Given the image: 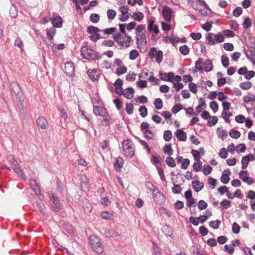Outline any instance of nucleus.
I'll return each instance as SVG.
<instances>
[{
  "label": "nucleus",
  "mask_w": 255,
  "mask_h": 255,
  "mask_svg": "<svg viewBox=\"0 0 255 255\" xmlns=\"http://www.w3.org/2000/svg\"><path fill=\"white\" fill-rule=\"evenodd\" d=\"M166 164L171 167H175L176 166L175 161L174 158L172 157H168L166 159Z\"/></svg>",
  "instance_id": "nucleus-39"
},
{
  "label": "nucleus",
  "mask_w": 255,
  "mask_h": 255,
  "mask_svg": "<svg viewBox=\"0 0 255 255\" xmlns=\"http://www.w3.org/2000/svg\"><path fill=\"white\" fill-rule=\"evenodd\" d=\"M192 186L196 192H199L202 189L204 185L198 181H194L192 182Z\"/></svg>",
  "instance_id": "nucleus-27"
},
{
  "label": "nucleus",
  "mask_w": 255,
  "mask_h": 255,
  "mask_svg": "<svg viewBox=\"0 0 255 255\" xmlns=\"http://www.w3.org/2000/svg\"><path fill=\"white\" fill-rule=\"evenodd\" d=\"M199 100H200V103H199V105L196 108V110L197 114L201 112V110L203 109H204L205 108V103L204 100L201 98Z\"/></svg>",
  "instance_id": "nucleus-33"
},
{
  "label": "nucleus",
  "mask_w": 255,
  "mask_h": 255,
  "mask_svg": "<svg viewBox=\"0 0 255 255\" xmlns=\"http://www.w3.org/2000/svg\"><path fill=\"white\" fill-rule=\"evenodd\" d=\"M29 184L31 189L35 192L36 194L40 195L41 191L40 186L34 179L31 178L29 180Z\"/></svg>",
  "instance_id": "nucleus-11"
},
{
  "label": "nucleus",
  "mask_w": 255,
  "mask_h": 255,
  "mask_svg": "<svg viewBox=\"0 0 255 255\" xmlns=\"http://www.w3.org/2000/svg\"><path fill=\"white\" fill-rule=\"evenodd\" d=\"M114 40L122 47L128 48L130 47L132 41L131 36L121 33H116L113 34Z\"/></svg>",
  "instance_id": "nucleus-2"
},
{
  "label": "nucleus",
  "mask_w": 255,
  "mask_h": 255,
  "mask_svg": "<svg viewBox=\"0 0 255 255\" xmlns=\"http://www.w3.org/2000/svg\"><path fill=\"white\" fill-rule=\"evenodd\" d=\"M139 142L142 146L143 149H145L147 151V154H149L151 153L150 148L146 141L144 140L140 139Z\"/></svg>",
  "instance_id": "nucleus-38"
},
{
  "label": "nucleus",
  "mask_w": 255,
  "mask_h": 255,
  "mask_svg": "<svg viewBox=\"0 0 255 255\" xmlns=\"http://www.w3.org/2000/svg\"><path fill=\"white\" fill-rule=\"evenodd\" d=\"M235 244L233 245H226L224 246V249L229 254L232 255L234 252V247Z\"/></svg>",
  "instance_id": "nucleus-49"
},
{
  "label": "nucleus",
  "mask_w": 255,
  "mask_h": 255,
  "mask_svg": "<svg viewBox=\"0 0 255 255\" xmlns=\"http://www.w3.org/2000/svg\"><path fill=\"white\" fill-rule=\"evenodd\" d=\"M203 64V60L202 58H199L195 63V67L199 71H203V68L202 64Z\"/></svg>",
  "instance_id": "nucleus-44"
},
{
  "label": "nucleus",
  "mask_w": 255,
  "mask_h": 255,
  "mask_svg": "<svg viewBox=\"0 0 255 255\" xmlns=\"http://www.w3.org/2000/svg\"><path fill=\"white\" fill-rule=\"evenodd\" d=\"M206 40L208 44L215 45L224 42L225 37L221 33L216 34L213 33H209L206 35Z\"/></svg>",
  "instance_id": "nucleus-5"
},
{
  "label": "nucleus",
  "mask_w": 255,
  "mask_h": 255,
  "mask_svg": "<svg viewBox=\"0 0 255 255\" xmlns=\"http://www.w3.org/2000/svg\"><path fill=\"white\" fill-rule=\"evenodd\" d=\"M116 12L113 9H108L107 11V16L109 19L113 20L116 15Z\"/></svg>",
  "instance_id": "nucleus-52"
},
{
  "label": "nucleus",
  "mask_w": 255,
  "mask_h": 255,
  "mask_svg": "<svg viewBox=\"0 0 255 255\" xmlns=\"http://www.w3.org/2000/svg\"><path fill=\"white\" fill-rule=\"evenodd\" d=\"M172 137V134L170 130H166L164 132L163 138L166 141H170Z\"/></svg>",
  "instance_id": "nucleus-35"
},
{
  "label": "nucleus",
  "mask_w": 255,
  "mask_h": 255,
  "mask_svg": "<svg viewBox=\"0 0 255 255\" xmlns=\"http://www.w3.org/2000/svg\"><path fill=\"white\" fill-rule=\"evenodd\" d=\"M244 101L245 102L248 103L250 102H254L255 101V95L249 94L247 96L244 97Z\"/></svg>",
  "instance_id": "nucleus-54"
},
{
  "label": "nucleus",
  "mask_w": 255,
  "mask_h": 255,
  "mask_svg": "<svg viewBox=\"0 0 255 255\" xmlns=\"http://www.w3.org/2000/svg\"><path fill=\"white\" fill-rule=\"evenodd\" d=\"M204 68L203 71L204 70L206 72H210L213 69V65L212 61L210 59H207L203 63Z\"/></svg>",
  "instance_id": "nucleus-25"
},
{
  "label": "nucleus",
  "mask_w": 255,
  "mask_h": 255,
  "mask_svg": "<svg viewBox=\"0 0 255 255\" xmlns=\"http://www.w3.org/2000/svg\"><path fill=\"white\" fill-rule=\"evenodd\" d=\"M222 117L225 120L226 123H229L230 122V120L229 119V117L232 116V113L231 112H224L222 114Z\"/></svg>",
  "instance_id": "nucleus-51"
},
{
  "label": "nucleus",
  "mask_w": 255,
  "mask_h": 255,
  "mask_svg": "<svg viewBox=\"0 0 255 255\" xmlns=\"http://www.w3.org/2000/svg\"><path fill=\"white\" fill-rule=\"evenodd\" d=\"M240 178L245 183L251 185L253 184L254 180L253 178L249 177V173L247 171H241L239 173Z\"/></svg>",
  "instance_id": "nucleus-6"
},
{
  "label": "nucleus",
  "mask_w": 255,
  "mask_h": 255,
  "mask_svg": "<svg viewBox=\"0 0 255 255\" xmlns=\"http://www.w3.org/2000/svg\"><path fill=\"white\" fill-rule=\"evenodd\" d=\"M138 111L140 113V115L142 117L144 118L147 116V109L145 106H140L139 108Z\"/></svg>",
  "instance_id": "nucleus-48"
},
{
  "label": "nucleus",
  "mask_w": 255,
  "mask_h": 255,
  "mask_svg": "<svg viewBox=\"0 0 255 255\" xmlns=\"http://www.w3.org/2000/svg\"><path fill=\"white\" fill-rule=\"evenodd\" d=\"M55 27H53L47 29L46 30V35L49 37L50 42L52 43V41L53 40V38L56 33V29L55 28Z\"/></svg>",
  "instance_id": "nucleus-24"
},
{
  "label": "nucleus",
  "mask_w": 255,
  "mask_h": 255,
  "mask_svg": "<svg viewBox=\"0 0 255 255\" xmlns=\"http://www.w3.org/2000/svg\"><path fill=\"white\" fill-rule=\"evenodd\" d=\"M136 40L138 48L145 46L147 44L145 35L144 33L137 34Z\"/></svg>",
  "instance_id": "nucleus-9"
},
{
  "label": "nucleus",
  "mask_w": 255,
  "mask_h": 255,
  "mask_svg": "<svg viewBox=\"0 0 255 255\" xmlns=\"http://www.w3.org/2000/svg\"><path fill=\"white\" fill-rule=\"evenodd\" d=\"M156 61L158 63H160L162 61L163 52L161 50H158L155 56Z\"/></svg>",
  "instance_id": "nucleus-57"
},
{
  "label": "nucleus",
  "mask_w": 255,
  "mask_h": 255,
  "mask_svg": "<svg viewBox=\"0 0 255 255\" xmlns=\"http://www.w3.org/2000/svg\"><path fill=\"white\" fill-rule=\"evenodd\" d=\"M217 132L219 133V136L222 139H224L227 136V133L226 131L225 130H222L220 128H217Z\"/></svg>",
  "instance_id": "nucleus-59"
},
{
  "label": "nucleus",
  "mask_w": 255,
  "mask_h": 255,
  "mask_svg": "<svg viewBox=\"0 0 255 255\" xmlns=\"http://www.w3.org/2000/svg\"><path fill=\"white\" fill-rule=\"evenodd\" d=\"M51 22L54 27H61L63 24V20L60 16L54 13L52 16Z\"/></svg>",
  "instance_id": "nucleus-7"
},
{
  "label": "nucleus",
  "mask_w": 255,
  "mask_h": 255,
  "mask_svg": "<svg viewBox=\"0 0 255 255\" xmlns=\"http://www.w3.org/2000/svg\"><path fill=\"white\" fill-rule=\"evenodd\" d=\"M134 145L131 140H124L122 143V152L125 157L131 158L134 155Z\"/></svg>",
  "instance_id": "nucleus-3"
},
{
  "label": "nucleus",
  "mask_w": 255,
  "mask_h": 255,
  "mask_svg": "<svg viewBox=\"0 0 255 255\" xmlns=\"http://www.w3.org/2000/svg\"><path fill=\"white\" fill-rule=\"evenodd\" d=\"M81 55L83 58L88 60H94L96 59H100L102 55L96 53L89 46L85 45L81 48Z\"/></svg>",
  "instance_id": "nucleus-1"
},
{
  "label": "nucleus",
  "mask_w": 255,
  "mask_h": 255,
  "mask_svg": "<svg viewBox=\"0 0 255 255\" xmlns=\"http://www.w3.org/2000/svg\"><path fill=\"white\" fill-rule=\"evenodd\" d=\"M101 216L104 219H111L114 216L113 213L109 211L102 212Z\"/></svg>",
  "instance_id": "nucleus-31"
},
{
  "label": "nucleus",
  "mask_w": 255,
  "mask_h": 255,
  "mask_svg": "<svg viewBox=\"0 0 255 255\" xmlns=\"http://www.w3.org/2000/svg\"><path fill=\"white\" fill-rule=\"evenodd\" d=\"M212 171V167L211 166L206 165H205L204 166L203 172L205 175H207L209 174Z\"/></svg>",
  "instance_id": "nucleus-63"
},
{
  "label": "nucleus",
  "mask_w": 255,
  "mask_h": 255,
  "mask_svg": "<svg viewBox=\"0 0 255 255\" xmlns=\"http://www.w3.org/2000/svg\"><path fill=\"white\" fill-rule=\"evenodd\" d=\"M81 182V186L82 190L83 191L86 192L89 190V187L88 181L87 177L85 176L82 177Z\"/></svg>",
  "instance_id": "nucleus-23"
},
{
  "label": "nucleus",
  "mask_w": 255,
  "mask_h": 255,
  "mask_svg": "<svg viewBox=\"0 0 255 255\" xmlns=\"http://www.w3.org/2000/svg\"><path fill=\"white\" fill-rule=\"evenodd\" d=\"M218 118L216 116L212 117L210 118L208 122L207 125L209 127H212L215 125L218 122Z\"/></svg>",
  "instance_id": "nucleus-43"
},
{
  "label": "nucleus",
  "mask_w": 255,
  "mask_h": 255,
  "mask_svg": "<svg viewBox=\"0 0 255 255\" xmlns=\"http://www.w3.org/2000/svg\"><path fill=\"white\" fill-rule=\"evenodd\" d=\"M252 86V84L250 81L243 82L240 84V87L243 90H248L250 89Z\"/></svg>",
  "instance_id": "nucleus-34"
},
{
  "label": "nucleus",
  "mask_w": 255,
  "mask_h": 255,
  "mask_svg": "<svg viewBox=\"0 0 255 255\" xmlns=\"http://www.w3.org/2000/svg\"><path fill=\"white\" fill-rule=\"evenodd\" d=\"M175 135L179 141H185L187 139V135L185 132L182 129H177Z\"/></svg>",
  "instance_id": "nucleus-17"
},
{
  "label": "nucleus",
  "mask_w": 255,
  "mask_h": 255,
  "mask_svg": "<svg viewBox=\"0 0 255 255\" xmlns=\"http://www.w3.org/2000/svg\"><path fill=\"white\" fill-rule=\"evenodd\" d=\"M246 57L250 59L254 65H255V49L245 51Z\"/></svg>",
  "instance_id": "nucleus-22"
},
{
  "label": "nucleus",
  "mask_w": 255,
  "mask_h": 255,
  "mask_svg": "<svg viewBox=\"0 0 255 255\" xmlns=\"http://www.w3.org/2000/svg\"><path fill=\"white\" fill-rule=\"evenodd\" d=\"M249 161H250L249 158H248V157L247 155L242 158L241 162H242V168L243 169H245L247 168V167L248 165Z\"/></svg>",
  "instance_id": "nucleus-45"
},
{
  "label": "nucleus",
  "mask_w": 255,
  "mask_h": 255,
  "mask_svg": "<svg viewBox=\"0 0 255 255\" xmlns=\"http://www.w3.org/2000/svg\"><path fill=\"white\" fill-rule=\"evenodd\" d=\"M134 90L132 87H128L124 90L123 95L128 99H131L133 97Z\"/></svg>",
  "instance_id": "nucleus-19"
},
{
  "label": "nucleus",
  "mask_w": 255,
  "mask_h": 255,
  "mask_svg": "<svg viewBox=\"0 0 255 255\" xmlns=\"http://www.w3.org/2000/svg\"><path fill=\"white\" fill-rule=\"evenodd\" d=\"M64 72L68 76H71L74 74L75 67L73 62L70 61L65 63Z\"/></svg>",
  "instance_id": "nucleus-8"
},
{
  "label": "nucleus",
  "mask_w": 255,
  "mask_h": 255,
  "mask_svg": "<svg viewBox=\"0 0 255 255\" xmlns=\"http://www.w3.org/2000/svg\"><path fill=\"white\" fill-rule=\"evenodd\" d=\"M39 128L42 129H46L48 128V122L44 117H39L36 121Z\"/></svg>",
  "instance_id": "nucleus-14"
},
{
  "label": "nucleus",
  "mask_w": 255,
  "mask_h": 255,
  "mask_svg": "<svg viewBox=\"0 0 255 255\" xmlns=\"http://www.w3.org/2000/svg\"><path fill=\"white\" fill-rule=\"evenodd\" d=\"M139 55L138 52L135 49L130 51L129 54V58L131 60H135Z\"/></svg>",
  "instance_id": "nucleus-41"
},
{
  "label": "nucleus",
  "mask_w": 255,
  "mask_h": 255,
  "mask_svg": "<svg viewBox=\"0 0 255 255\" xmlns=\"http://www.w3.org/2000/svg\"><path fill=\"white\" fill-rule=\"evenodd\" d=\"M252 19L249 17H247L244 19L243 23V26L245 29H247L250 27L252 26Z\"/></svg>",
  "instance_id": "nucleus-42"
},
{
  "label": "nucleus",
  "mask_w": 255,
  "mask_h": 255,
  "mask_svg": "<svg viewBox=\"0 0 255 255\" xmlns=\"http://www.w3.org/2000/svg\"><path fill=\"white\" fill-rule=\"evenodd\" d=\"M127 72V68L125 66H121L118 68L116 70V73L118 75H121L122 74H125Z\"/></svg>",
  "instance_id": "nucleus-40"
},
{
  "label": "nucleus",
  "mask_w": 255,
  "mask_h": 255,
  "mask_svg": "<svg viewBox=\"0 0 255 255\" xmlns=\"http://www.w3.org/2000/svg\"><path fill=\"white\" fill-rule=\"evenodd\" d=\"M155 108L157 110H160L163 107L162 101L160 98H157L154 102Z\"/></svg>",
  "instance_id": "nucleus-36"
},
{
  "label": "nucleus",
  "mask_w": 255,
  "mask_h": 255,
  "mask_svg": "<svg viewBox=\"0 0 255 255\" xmlns=\"http://www.w3.org/2000/svg\"><path fill=\"white\" fill-rule=\"evenodd\" d=\"M164 152L168 155H171L173 154V151L170 144L165 145L163 149Z\"/></svg>",
  "instance_id": "nucleus-50"
},
{
  "label": "nucleus",
  "mask_w": 255,
  "mask_h": 255,
  "mask_svg": "<svg viewBox=\"0 0 255 255\" xmlns=\"http://www.w3.org/2000/svg\"><path fill=\"white\" fill-rule=\"evenodd\" d=\"M124 165V160L122 158H118L117 159L116 162L114 165L115 168H118L120 169Z\"/></svg>",
  "instance_id": "nucleus-55"
},
{
  "label": "nucleus",
  "mask_w": 255,
  "mask_h": 255,
  "mask_svg": "<svg viewBox=\"0 0 255 255\" xmlns=\"http://www.w3.org/2000/svg\"><path fill=\"white\" fill-rule=\"evenodd\" d=\"M232 231L234 234H238L240 231V226L236 222L232 225Z\"/></svg>",
  "instance_id": "nucleus-61"
},
{
  "label": "nucleus",
  "mask_w": 255,
  "mask_h": 255,
  "mask_svg": "<svg viewBox=\"0 0 255 255\" xmlns=\"http://www.w3.org/2000/svg\"><path fill=\"white\" fill-rule=\"evenodd\" d=\"M107 112V110L101 106H94L93 112L96 116H102Z\"/></svg>",
  "instance_id": "nucleus-20"
},
{
  "label": "nucleus",
  "mask_w": 255,
  "mask_h": 255,
  "mask_svg": "<svg viewBox=\"0 0 255 255\" xmlns=\"http://www.w3.org/2000/svg\"><path fill=\"white\" fill-rule=\"evenodd\" d=\"M172 13L173 10L170 7L166 6L163 7L162 15L166 21H170L171 20Z\"/></svg>",
  "instance_id": "nucleus-10"
},
{
  "label": "nucleus",
  "mask_w": 255,
  "mask_h": 255,
  "mask_svg": "<svg viewBox=\"0 0 255 255\" xmlns=\"http://www.w3.org/2000/svg\"><path fill=\"white\" fill-rule=\"evenodd\" d=\"M148 28L149 31L152 32L155 34H157L159 33L157 26L154 24V21L152 20L149 22L148 25Z\"/></svg>",
  "instance_id": "nucleus-28"
},
{
  "label": "nucleus",
  "mask_w": 255,
  "mask_h": 255,
  "mask_svg": "<svg viewBox=\"0 0 255 255\" xmlns=\"http://www.w3.org/2000/svg\"><path fill=\"white\" fill-rule=\"evenodd\" d=\"M212 27V23L210 22H206L202 25V28L206 31H209Z\"/></svg>",
  "instance_id": "nucleus-64"
},
{
  "label": "nucleus",
  "mask_w": 255,
  "mask_h": 255,
  "mask_svg": "<svg viewBox=\"0 0 255 255\" xmlns=\"http://www.w3.org/2000/svg\"><path fill=\"white\" fill-rule=\"evenodd\" d=\"M50 201L56 206L60 205V200L55 194L52 191L48 192Z\"/></svg>",
  "instance_id": "nucleus-16"
},
{
  "label": "nucleus",
  "mask_w": 255,
  "mask_h": 255,
  "mask_svg": "<svg viewBox=\"0 0 255 255\" xmlns=\"http://www.w3.org/2000/svg\"><path fill=\"white\" fill-rule=\"evenodd\" d=\"M167 81L172 82L173 80L176 82H179L181 80V77L180 76H174V74L172 72H169L167 73Z\"/></svg>",
  "instance_id": "nucleus-21"
},
{
  "label": "nucleus",
  "mask_w": 255,
  "mask_h": 255,
  "mask_svg": "<svg viewBox=\"0 0 255 255\" xmlns=\"http://www.w3.org/2000/svg\"><path fill=\"white\" fill-rule=\"evenodd\" d=\"M192 7L195 10H198L200 7H204L206 9H209L208 5L205 2V1L202 0H197L195 1Z\"/></svg>",
  "instance_id": "nucleus-15"
},
{
  "label": "nucleus",
  "mask_w": 255,
  "mask_h": 255,
  "mask_svg": "<svg viewBox=\"0 0 255 255\" xmlns=\"http://www.w3.org/2000/svg\"><path fill=\"white\" fill-rule=\"evenodd\" d=\"M197 162H195L193 165V170L196 171L198 172L200 170L202 166V162L200 161H197Z\"/></svg>",
  "instance_id": "nucleus-56"
},
{
  "label": "nucleus",
  "mask_w": 255,
  "mask_h": 255,
  "mask_svg": "<svg viewBox=\"0 0 255 255\" xmlns=\"http://www.w3.org/2000/svg\"><path fill=\"white\" fill-rule=\"evenodd\" d=\"M89 243L93 251L96 253H102L103 252V246L99 238L95 236H90Z\"/></svg>",
  "instance_id": "nucleus-4"
},
{
  "label": "nucleus",
  "mask_w": 255,
  "mask_h": 255,
  "mask_svg": "<svg viewBox=\"0 0 255 255\" xmlns=\"http://www.w3.org/2000/svg\"><path fill=\"white\" fill-rule=\"evenodd\" d=\"M229 134L232 138L237 139L240 136L241 133L238 130L231 129L229 132Z\"/></svg>",
  "instance_id": "nucleus-46"
},
{
  "label": "nucleus",
  "mask_w": 255,
  "mask_h": 255,
  "mask_svg": "<svg viewBox=\"0 0 255 255\" xmlns=\"http://www.w3.org/2000/svg\"><path fill=\"white\" fill-rule=\"evenodd\" d=\"M247 197L248 198L252 200L251 207H255V192L252 190L249 191L248 192Z\"/></svg>",
  "instance_id": "nucleus-29"
},
{
  "label": "nucleus",
  "mask_w": 255,
  "mask_h": 255,
  "mask_svg": "<svg viewBox=\"0 0 255 255\" xmlns=\"http://www.w3.org/2000/svg\"><path fill=\"white\" fill-rule=\"evenodd\" d=\"M180 52L183 55H187L189 54L190 50L186 45H184L179 47Z\"/></svg>",
  "instance_id": "nucleus-32"
},
{
  "label": "nucleus",
  "mask_w": 255,
  "mask_h": 255,
  "mask_svg": "<svg viewBox=\"0 0 255 255\" xmlns=\"http://www.w3.org/2000/svg\"><path fill=\"white\" fill-rule=\"evenodd\" d=\"M101 117H103V119L102 121V124L104 126H109L110 125V121L111 118L110 115L108 114L107 112L105 113Z\"/></svg>",
  "instance_id": "nucleus-26"
},
{
  "label": "nucleus",
  "mask_w": 255,
  "mask_h": 255,
  "mask_svg": "<svg viewBox=\"0 0 255 255\" xmlns=\"http://www.w3.org/2000/svg\"><path fill=\"white\" fill-rule=\"evenodd\" d=\"M101 31L98 27L94 26H90L87 28V32L90 34L98 33L99 32Z\"/></svg>",
  "instance_id": "nucleus-37"
},
{
  "label": "nucleus",
  "mask_w": 255,
  "mask_h": 255,
  "mask_svg": "<svg viewBox=\"0 0 255 255\" xmlns=\"http://www.w3.org/2000/svg\"><path fill=\"white\" fill-rule=\"evenodd\" d=\"M90 19L93 23H97L100 20V17L97 13H92L90 16Z\"/></svg>",
  "instance_id": "nucleus-53"
},
{
  "label": "nucleus",
  "mask_w": 255,
  "mask_h": 255,
  "mask_svg": "<svg viewBox=\"0 0 255 255\" xmlns=\"http://www.w3.org/2000/svg\"><path fill=\"white\" fill-rule=\"evenodd\" d=\"M230 174L231 172L229 169L225 170L221 177V181L224 184H227L230 179L229 177Z\"/></svg>",
  "instance_id": "nucleus-18"
},
{
  "label": "nucleus",
  "mask_w": 255,
  "mask_h": 255,
  "mask_svg": "<svg viewBox=\"0 0 255 255\" xmlns=\"http://www.w3.org/2000/svg\"><path fill=\"white\" fill-rule=\"evenodd\" d=\"M222 63L224 67H227L229 64V58L225 55H222L221 56Z\"/></svg>",
  "instance_id": "nucleus-58"
},
{
  "label": "nucleus",
  "mask_w": 255,
  "mask_h": 255,
  "mask_svg": "<svg viewBox=\"0 0 255 255\" xmlns=\"http://www.w3.org/2000/svg\"><path fill=\"white\" fill-rule=\"evenodd\" d=\"M182 109V106L180 104H177L175 105L172 109V112L174 114L177 113Z\"/></svg>",
  "instance_id": "nucleus-60"
},
{
  "label": "nucleus",
  "mask_w": 255,
  "mask_h": 255,
  "mask_svg": "<svg viewBox=\"0 0 255 255\" xmlns=\"http://www.w3.org/2000/svg\"><path fill=\"white\" fill-rule=\"evenodd\" d=\"M221 221L219 220L216 221H213L210 222L209 225L210 227L214 229H217L219 228Z\"/></svg>",
  "instance_id": "nucleus-47"
},
{
  "label": "nucleus",
  "mask_w": 255,
  "mask_h": 255,
  "mask_svg": "<svg viewBox=\"0 0 255 255\" xmlns=\"http://www.w3.org/2000/svg\"><path fill=\"white\" fill-rule=\"evenodd\" d=\"M87 73L89 78L93 81H97L100 75V71L97 69L88 70Z\"/></svg>",
  "instance_id": "nucleus-12"
},
{
  "label": "nucleus",
  "mask_w": 255,
  "mask_h": 255,
  "mask_svg": "<svg viewBox=\"0 0 255 255\" xmlns=\"http://www.w3.org/2000/svg\"><path fill=\"white\" fill-rule=\"evenodd\" d=\"M210 107L213 110L214 113L217 112L218 110V105L215 101L210 102Z\"/></svg>",
  "instance_id": "nucleus-62"
},
{
  "label": "nucleus",
  "mask_w": 255,
  "mask_h": 255,
  "mask_svg": "<svg viewBox=\"0 0 255 255\" xmlns=\"http://www.w3.org/2000/svg\"><path fill=\"white\" fill-rule=\"evenodd\" d=\"M133 18L136 21H140L144 17V15L142 12H135L132 14Z\"/></svg>",
  "instance_id": "nucleus-30"
},
{
  "label": "nucleus",
  "mask_w": 255,
  "mask_h": 255,
  "mask_svg": "<svg viewBox=\"0 0 255 255\" xmlns=\"http://www.w3.org/2000/svg\"><path fill=\"white\" fill-rule=\"evenodd\" d=\"M12 167L14 171L20 176L22 179H25V175L22 172L21 169L17 164L16 160H13L12 163Z\"/></svg>",
  "instance_id": "nucleus-13"
}]
</instances>
